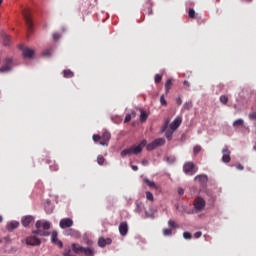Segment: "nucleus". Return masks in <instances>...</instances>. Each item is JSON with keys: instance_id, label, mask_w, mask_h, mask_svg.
Returning <instances> with one entry per match:
<instances>
[{"instance_id": "1", "label": "nucleus", "mask_w": 256, "mask_h": 256, "mask_svg": "<svg viewBox=\"0 0 256 256\" xmlns=\"http://www.w3.org/2000/svg\"><path fill=\"white\" fill-rule=\"evenodd\" d=\"M76 255H85V256H95L93 249L89 247H83L77 243L72 244V250L70 247L64 249V256H75Z\"/></svg>"}, {"instance_id": "2", "label": "nucleus", "mask_w": 256, "mask_h": 256, "mask_svg": "<svg viewBox=\"0 0 256 256\" xmlns=\"http://www.w3.org/2000/svg\"><path fill=\"white\" fill-rule=\"evenodd\" d=\"M36 229L34 235H40V237H49V230L51 229V223L49 221L38 220L36 222Z\"/></svg>"}, {"instance_id": "3", "label": "nucleus", "mask_w": 256, "mask_h": 256, "mask_svg": "<svg viewBox=\"0 0 256 256\" xmlns=\"http://www.w3.org/2000/svg\"><path fill=\"white\" fill-rule=\"evenodd\" d=\"M145 146H147V140H142L140 144L133 145L130 148L124 149L121 152V157H127V155H139Z\"/></svg>"}, {"instance_id": "4", "label": "nucleus", "mask_w": 256, "mask_h": 256, "mask_svg": "<svg viewBox=\"0 0 256 256\" xmlns=\"http://www.w3.org/2000/svg\"><path fill=\"white\" fill-rule=\"evenodd\" d=\"M22 15L24 17L28 33H33V20L31 19V11L29 9L22 10Z\"/></svg>"}, {"instance_id": "5", "label": "nucleus", "mask_w": 256, "mask_h": 256, "mask_svg": "<svg viewBox=\"0 0 256 256\" xmlns=\"http://www.w3.org/2000/svg\"><path fill=\"white\" fill-rule=\"evenodd\" d=\"M198 169L197 165L193 162H185L183 165V171L186 175H195Z\"/></svg>"}, {"instance_id": "6", "label": "nucleus", "mask_w": 256, "mask_h": 256, "mask_svg": "<svg viewBox=\"0 0 256 256\" xmlns=\"http://www.w3.org/2000/svg\"><path fill=\"white\" fill-rule=\"evenodd\" d=\"M162 132H165V137L168 141H171V139H173V133H175V130H172V128H169V119L164 121Z\"/></svg>"}, {"instance_id": "7", "label": "nucleus", "mask_w": 256, "mask_h": 256, "mask_svg": "<svg viewBox=\"0 0 256 256\" xmlns=\"http://www.w3.org/2000/svg\"><path fill=\"white\" fill-rule=\"evenodd\" d=\"M206 205H207V202L202 197L198 196L197 198H195V200H194L195 211H197V212L203 211V209H205Z\"/></svg>"}, {"instance_id": "8", "label": "nucleus", "mask_w": 256, "mask_h": 256, "mask_svg": "<svg viewBox=\"0 0 256 256\" xmlns=\"http://www.w3.org/2000/svg\"><path fill=\"white\" fill-rule=\"evenodd\" d=\"M12 66H13V59L6 58L4 65L0 68V73H9Z\"/></svg>"}, {"instance_id": "9", "label": "nucleus", "mask_w": 256, "mask_h": 256, "mask_svg": "<svg viewBox=\"0 0 256 256\" xmlns=\"http://www.w3.org/2000/svg\"><path fill=\"white\" fill-rule=\"evenodd\" d=\"M26 244L31 245L32 247H39V245H41V240L36 236H30L26 238Z\"/></svg>"}, {"instance_id": "10", "label": "nucleus", "mask_w": 256, "mask_h": 256, "mask_svg": "<svg viewBox=\"0 0 256 256\" xmlns=\"http://www.w3.org/2000/svg\"><path fill=\"white\" fill-rule=\"evenodd\" d=\"M59 225L61 229H69V227H73V219L63 218L62 220H60Z\"/></svg>"}, {"instance_id": "11", "label": "nucleus", "mask_w": 256, "mask_h": 256, "mask_svg": "<svg viewBox=\"0 0 256 256\" xmlns=\"http://www.w3.org/2000/svg\"><path fill=\"white\" fill-rule=\"evenodd\" d=\"M100 137H101V140L99 142L100 145L102 146L109 145V141L111 139V133L105 131Z\"/></svg>"}, {"instance_id": "12", "label": "nucleus", "mask_w": 256, "mask_h": 256, "mask_svg": "<svg viewBox=\"0 0 256 256\" xmlns=\"http://www.w3.org/2000/svg\"><path fill=\"white\" fill-rule=\"evenodd\" d=\"M51 242L54 243V245H58L60 249H63V242L59 240L57 231H53L51 234Z\"/></svg>"}, {"instance_id": "13", "label": "nucleus", "mask_w": 256, "mask_h": 256, "mask_svg": "<svg viewBox=\"0 0 256 256\" xmlns=\"http://www.w3.org/2000/svg\"><path fill=\"white\" fill-rule=\"evenodd\" d=\"M64 235L67 237H74L75 239H79V237H81V233L72 228L65 230Z\"/></svg>"}, {"instance_id": "14", "label": "nucleus", "mask_w": 256, "mask_h": 256, "mask_svg": "<svg viewBox=\"0 0 256 256\" xmlns=\"http://www.w3.org/2000/svg\"><path fill=\"white\" fill-rule=\"evenodd\" d=\"M181 123H183V118L180 116L176 117L174 121L170 124V129L176 131L181 127Z\"/></svg>"}, {"instance_id": "15", "label": "nucleus", "mask_w": 256, "mask_h": 256, "mask_svg": "<svg viewBox=\"0 0 256 256\" xmlns=\"http://www.w3.org/2000/svg\"><path fill=\"white\" fill-rule=\"evenodd\" d=\"M223 156L222 161L223 163H230L231 162V151H229V148L225 147L222 150Z\"/></svg>"}, {"instance_id": "16", "label": "nucleus", "mask_w": 256, "mask_h": 256, "mask_svg": "<svg viewBox=\"0 0 256 256\" xmlns=\"http://www.w3.org/2000/svg\"><path fill=\"white\" fill-rule=\"evenodd\" d=\"M194 181H196L197 183L203 186V185H207L209 178L205 174H200L194 178Z\"/></svg>"}, {"instance_id": "17", "label": "nucleus", "mask_w": 256, "mask_h": 256, "mask_svg": "<svg viewBox=\"0 0 256 256\" xmlns=\"http://www.w3.org/2000/svg\"><path fill=\"white\" fill-rule=\"evenodd\" d=\"M112 243L113 240H111V238L100 237L98 239V246H100L101 248L107 247V245H111Z\"/></svg>"}, {"instance_id": "18", "label": "nucleus", "mask_w": 256, "mask_h": 256, "mask_svg": "<svg viewBox=\"0 0 256 256\" xmlns=\"http://www.w3.org/2000/svg\"><path fill=\"white\" fill-rule=\"evenodd\" d=\"M161 145V138L154 140L152 143L146 146L147 151H153V149H157Z\"/></svg>"}, {"instance_id": "19", "label": "nucleus", "mask_w": 256, "mask_h": 256, "mask_svg": "<svg viewBox=\"0 0 256 256\" xmlns=\"http://www.w3.org/2000/svg\"><path fill=\"white\" fill-rule=\"evenodd\" d=\"M21 221H22L23 227H29V225H31V223L35 221V218L31 215H28V216H24Z\"/></svg>"}, {"instance_id": "20", "label": "nucleus", "mask_w": 256, "mask_h": 256, "mask_svg": "<svg viewBox=\"0 0 256 256\" xmlns=\"http://www.w3.org/2000/svg\"><path fill=\"white\" fill-rule=\"evenodd\" d=\"M128 231H129V227L127 226V222L120 223V225H119V233H120V235L125 237V235H127Z\"/></svg>"}, {"instance_id": "21", "label": "nucleus", "mask_w": 256, "mask_h": 256, "mask_svg": "<svg viewBox=\"0 0 256 256\" xmlns=\"http://www.w3.org/2000/svg\"><path fill=\"white\" fill-rule=\"evenodd\" d=\"M35 55V51L31 48H24L23 49V57L26 59H31Z\"/></svg>"}, {"instance_id": "22", "label": "nucleus", "mask_w": 256, "mask_h": 256, "mask_svg": "<svg viewBox=\"0 0 256 256\" xmlns=\"http://www.w3.org/2000/svg\"><path fill=\"white\" fill-rule=\"evenodd\" d=\"M143 183L147 185L150 189H157V184L154 181L149 180V178H143Z\"/></svg>"}, {"instance_id": "23", "label": "nucleus", "mask_w": 256, "mask_h": 256, "mask_svg": "<svg viewBox=\"0 0 256 256\" xmlns=\"http://www.w3.org/2000/svg\"><path fill=\"white\" fill-rule=\"evenodd\" d=\"M234 129H239L241 127H245V120L239 118L233 122Z\"/></svg>"}, {"instance_id": "24", "label": "nucleus", "mask_w": 256, "mask_h": 256, "mask_svg": "<svg viewBox=\"0 0 256 256\" xmlns=\"http://www.w3.org/2000/svg\"><path fill=\"white\" fill-rule=\"evenodd\" d=\"M1 39H2L3 45H5V47H7L9 45V43H11V37H9V35H7L6 33H2Z\"/></svg>"}, {"instance_id": "25", "label": "nucleus", "mask_w": 256, "mask_h": 256, "mask_svg": "<svg viewBox=\"0 0 256 256\" xmlns=\"http://www.w3.org/2000/svg\"><path fill=\"white\" fill-rule=\"evenodd\" d=\"M149 117V114L147 113V111L140 109V121L141 123H145V121H147Z\"/></svg>"}, {"instance_id": "26", "label": "nucleus", "mask_w": 256, "mask_h": 256, "mask_svg": "<svg viewBox=\"0 0 256 256\" xmlns=\"http://www.w3.org/2000/svg\"><path fill=\"white\" fill-rule=\"evenodd\" d=\"M17 227H19V222H17V221H12L7 224L8 231H13V230L17 229Z\"/></svg>"}, {"instance_id": "27", "label": "nucleus", "mask_w": 256, "mask_h": 256, "mask_svg": "<svg viewBox=\"0 0 256 256\" xmlns=\"http://www.w3.org/2000/svg\"><path fill=\"white\" fill-rule=\"evenodd\" d=\"M164 87H165L166 93H169L171 87H173V79L169 78V79L166 81Z\"/></svg>"}, {"instance_id": "28", "label": "nucleus", "mask_w": 256, "mask_h": 256, "mask_svg": "<svg viewBox=\"0 0 256 256\" xmlns=\"http://www.w3.org/2000/svg\"><path fill=\"white\" fill-rule=\"evenodd\" d=\"M74 75L75 74L71 70H64L63 71V77H65V79H71V78L74 77Z\"/></svg>"}, {"instance_id": "29", "label": "nucleus", "mask_w": 256, "mask_h": 256, "mask_svg": "<svg viewBox=\"0 0 256 256\" xmlns=\"http://www.w3.org/2000/svg\"><path fill=\"white\" fill-rule=\"evenodd\" d=\"M220 102L222 105H227V103H229V97H227V95L220 96Z\"/></svg>"}, {"instance_id": "30", "label": "nucleus", "mask_w": 256, "mask_h": 256, "mask_svg": "<svg viewBox=\"0 0 256 256\" xmlns=\"http://www.w3.org/2000/svg\"><path fill=\"white\" fill-rule=\"evenodd\" d=\"M188 15H189L190 19H196V17H197V13H195V10L193 8L189 9Z\"/></svg>"}, {"instance_id": "31", "label": "nucleus", "mask_w": 256, "mask_h": 256, "mask_svg": "<svg viewBox=\"0 0 256 256\" xmlns=\"http://www.w3.org/2000/svg\"><path fill=\"white\" fill-rule=\"evenodd\" d=\"M193 107V102L189 101V102H186L184 105H183V109H185L186 111H189V109H191Z\"/></svg>"}, {"instance_id": "32", "label": "nucleus", "mask_w": 256, "mask_h": 256, "mask_svg": "<svg viewBox=\"0 0 256 256\" xmlns=\"http://www.w3.org/2000/svg\"><path fill=\"white\" fill-rule=\"evenodd\" d=\"M172 234H173V231L169 228H165L163 230V235H165L166 237H171Z\"/></svg>"}, {"instance_id": "33", "label": "nucleus", "mask_w": 256, "mask_h": 256, "mask_svg": "<svg viewBox=\"0 0 256 256\" xmlns=\"http://www.w3.org/2000/svg\"><path fill=\"white\" fill-rule=\"evenodd\" d=\"M97 163L98 165H103L105 163V157H103V155H99L97 157Z\"/></svg>"}, {"instance_id": "34", "label": "nucleus", "mask_w": 256, "mask_h": 256, "mask_svg": "<svg viewBox=\"0 0 256 256\" xmlns=\"http://www.w3.org/2000/svg\"><path fill=\"white\" fill-rule=\"evenodd\" d=\"M165 161H167V163L169 165H172V163H175V157L174 156H168L165 158Z\"/></svg>"}, {"instance_id": "35", "label": "nucleus", "mask_w": 256, "mask_h": 256, "mask_svg": "<svg viewBox=\"0 0 256 256\" xmlns=\"http://www.w3.org/2000/svg\"><path fill=\"white\" fill-rule=\"evenodd\" d=\"M94 143H101V136L94 134L92 137Z\"/></svg>"}, {"instance_id": "36", "label": "nucleus", "mask_w": 256, "mask_h": 256, "mask_svg": "<svg viewBox=\"0 0 256 256\" xmlns=\"http://www.w3.org/2000/svg\"><path fill=\"white\" fill-rule=\"evenodd\" d=\"M146 199L147 201H153L154 200L153 193L146 191Z\"/></svg>"}, {"instance_id": "37", "label": "nucleus", "mask_w": 256, "mask_h": 256, "mask_svg": "<svg viewBox=\"0 0 256 256\" xmlns=\"http://www.w3.org/2000/svg\"><path fill=\"white\" fill-rule=\"evenodd\" d=\"M183 238L184 239H193V234H191V232H184Z\"/></svg>"}, {"instance_id": "38", "label": "nucleus", "mask_w": 256, "mask_h": 256, "mask_svg": "<svg viewBox=\"0 0 256 256\" xmlns=\"http://www.w3.org/2000/svg\"><path fill=\"white\" fill-rule=\"evenodd\" d=\"M194 155H198V153H201V146L200 145H196L194 146Z\"/></svg>"}, {"instance_id": "39", "label": "nucleus", "mask_w": 256, "mask_h": 256, "mask_svg": "<svg viewBox=\"0 0 256 256\" xmlns=\"http://www.w3.org/2000/svg\"><path fill=\"white\" fill-rule=\"evenodd\" d=\"M168 227H170L171 229H175L177 227V224L175 223V221L169 220Z\"/></svg>"}, {"instance_id": "40", "label": "nucleus", "mask_w": 256, "mask_h": 256, "mask_svg": "<svg viewBox=\"0 0 256 256\" xmlns=\"http://www.w3.org/2000/svg\"><path fill=\"white\" fill-rule=\"evenodd\" d=\"M52 37H53L54 41H58V39H61V35L59 33H54L52 35Z\"/></svg>"}, {"instance_id": "41", "label": "nucleus", "mask_w": 256, "mask_h": 256, "mask_svg": "<svg viewBox=\"0 0 256 256\" xmlns=\"http://www.w3.org/2000/svg\"><path fill=\"white\" fill-rule=\"evenodd\" d=\"M161 105L164 106V107H166V105H167V100H165L164 95L161 96Z\"/></svg>"}, {"instance_id": "42", "label": "nucleus", "mask_w": 256, "mask_h": 256, "mask_svg": "<svg viewBox=\"0 0 256 256\" xmlns=\"http://www.w3.org/2000/svg\"><path fill=\"white\" fill-rule=\"evenodd\" d=\"M51 171H59V166L57 164L50 166Z\"/></svg>"}, {"instance_id": "43", "label": "nucleus", "mask_w": 256, "mask_h": 256, "mask_svg": "<svg viewBox=\"0 0 256 256\" xmlns=\"http://www.w3.org/2000/svg\"><path fill=\"white\" fill-rule=\"evenodd\" d=\"M129 121H131V114H126L124 123H129Z\"/></svg>"}, {"instance_id": "44", "label": "nucleus", "mask_w": 256, "mask_h": 256, "mask_svg": "<svg viewBox=\"0 0 256 256\" xmlns=\"http://www.w3.org/2000/svg\"><path fill=\"white\" fill-rule=\"evenodd\" d=\"M155 83H161V75L156 74V76H155Z\"/></svg>"}, {"instance_id": "45", "label": "nucleus", "mask_w": 256, "mask_h": 256, "mask_svg": "<svg viewBox=\"0 0 256 256\" xmlns=\"http://www.w3.org/2000/svg\"><path fill=\"white\" fill-rule=\"evenodd\" d=\"M201 235H203V233L201 231H198L194 234L195 239H199L201 237Z\"/></svg>"}, {"instance_id": "46", "label": "nucleus", "mask_w": 256, "mask_h": 256, "mask_svg": "<svg viewBox=\"0 0 256 256\" xmlns=\"http://www.w3.org/2000/svg\"><path fill=\"white\" fill-rule=\"evenodd\" d=\"M49 55H51V50H45V51L43 52V56H44V57H49Z\"/></svg>"}, {"instance_id": "47", "label": "nucleus", "mask_w": 256, "mask_h": 256, "mask_svg": "<svg viewBox=\"0 0 256 256\" xmlns=\"http://www.w3.org/2000/svg\"><path fill=\"white\" fill-rule=\"evenodd\" d=\"M146 217H150L151 219H153L155 217V211L151 214H149V212L146 211Z\"/></svg>"}, {"instance_id": "48", "label": "nucleus", "mask_w": 256, "mask_h": 256, "mask_svg": "<svg viewBox=\"0 0 256 256\" xmlns=\"http://www.w3.org/2000/svg\"><path fill=\"white\" fill-rule=\"evenodd\" d=\"M185 190L183 188H178V195H183Z\"/></svg>"}, {"instance_id": "49", "label": "nucleus", "mask_w": 256, "mask_h": 256, "mask_svg": "<svg viewBox=\"0 0 256 256\" xmlns=\"http://www.w3.org/2000/svg\"><path fill=\"white\" fill-rule=\"evenodd\" d=\"M236 169H238L239 171H243V169H245V168L243 167V165L238 164V165L236 166Z\"/></svg>"}, {"instance_id": "50", "label": "nucleus", "mask_w": 256, "mask_h": 256, "mask_svg": "<svg viewBox=\"0 0 256 256\" xmlns=\"http://www.w3.org/2000/svg\"><path fill=\"white\" fill-rule=\"evenodd\" d=\"M176 103H177V105H181V103H183V100H181V98H177Z\"/></svg>"}, {"instance_id": "51", "label": "nucleus", "mask_w": 256, "mask_h": 256, "mask_svg": "<svg viewBox=\"0 0 256 256\" xmlns=\"http://www.w3.org/2000/svg\"><path fill=\"white\" fill-rule=\"evenodd\" d=\"M131 167L133 171H139V167H137L136 165H132Z\"/></svg>"}, {"instance_id": "52", "label": "nucleus", "mask_w": 256, "mask_h": 256, "mask_svg": "<svg viewBox=\"0 0 256 256\" xmlns=\"http://www.w3.org/2000/svg\"><path fill=\"white\" fill-rule=\"evenodd\" d=\"M148 161L147 160H142V165H148Z\"/></svg>"}, {"instance_id": "53", "label": "nucleus", "mask_w": 256, "mask_h": 256, "mask_svg": "<svg viewBox=\"0 0 256 256\" xmlns=\"http://www.w3.org/2000/svg\"><path fill=\"white\" fill-rule=\"evenodd\" d=\"M184 85H186V87H189V81L185 80Z\"/></svg>"}, {"instance_id": "54", "label": "nucleus", "mask_w": 256, "mask_h": 256, "mask_svg": "<svg viewBox=\"0 0 256 256\" xmlns=\"http://www.w3.org/2000/svg\"><path fill=\"white\" fill-rule=\"evenodd\" d=\"M250 118L251 119H256V115L254 114V115H250Z\"/></svg>"}, {"instance_id": "55", "label": "nucleus", "mask_w": 256, "mask_h": 256, "mask_svg": "<svg viewBox=\"0 0 256 256\" xmlns=\"http://www.w3.org/2000/svg\"><path fill=\"white\" fill-rule=\"evenodd\" d=\"M161 145H165V139H161Z\"/></svg>"}, {"instance_id": "56", "label": "nucleus", "mask_w": 256, "mask_h": 256, "mask_svg": "<svg viewBox=\"0 0 256 256\" xmlns=\"http://www.w3.org/2000/svg\"><path fill=\"white\" fill-rule=\"evenodd\" d=\"M3 221V217L2 216H0V223Z\"/></svg>"}, {"instance_id": "57", "label": "nucleus", "mask_w": 256, "mask_h": 256, "mask_svg": "<svg viewBox=\"0 0 256 256\" xmlns=\"http://www.w3.org/2000/svg\"><path fill=\"white\" fill-rule=\"evenodd\" d=\"M137 209H138V211H141V209H139V204H137Z\"/></svg>"}, {"instance_id": "58", "label": "nucleus", "mask_w": 256, "mask_h": 256, "mask_svg": "<svg viewBox=\"0 0 256 256\" xmlns=\"http://www.w3.org/2000/svg\"><path fill=\"white\" fill-rule=\"evenodd\" d=\"M254 151H256V145L253 147Z\"/></svg>"}, {"instance_id": "59", "label": "nucleus", "mask_w": 256, "mask_h": 256, "mask_svg": "<svg viewBox=\"0 0 256 256\" xmlns=\"http://www.w3.org/2000/svg\"><path fill=\"white\" fill-rule=\"evenodd\" d=\"M3 3V0H0V5Z\"/></svg>"}, {"instance_id": "60", "label": "nucleus", "mask_w": 256, "mask_h": 256, "mask_svg": "<svg viewBox=\"0 0 256 256\" xmlns=\"http://www.w3.org/2000/svg\"><path fill=\"white\" fill-rule=\"evenodd\" d=\"M248 3H250V1H252V0H246Z\"/></svg>"}, {"instance_id": "61", "label": "nucleus", "mask_w": 256, "mask_h": 256, "mask_svg": "<svg viewBox=\"0 0 256 256\" xmlns=\"http://www.w3.org/2000/svg\"><path fill=\"white\" fill-rule=\"evenodd\" d=\"M132 115H135V112H132Z\"/></svg>"}]
</instances>
